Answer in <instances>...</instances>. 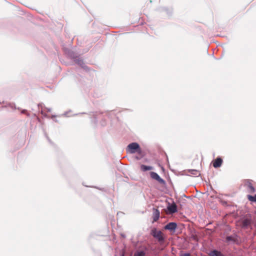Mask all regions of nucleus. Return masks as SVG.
<instances>
[{"label":"nucleus","mask_w":256,"mask_h":256,"mask_svg":"<svg viewBox=\"0 0 256 256\" xmlns=\"http://www.w3.org/2000/svg\"><path fill=\"white\" fill-rule=\"evenodd\" d=\"M252 218L250 214H246L240 221V224L244 228H250Z\"/></svg>","instance_id":"nucleus-1"},{"label":"nucleus","mask_w":256,"mask_h":256,"mask_svg":"<svg viewBox=\"0 0 256 256\" xmlns=\"http://www.w3.org/2000/svg\"><path fill=\"white\" fill-rule=\"evenodd\" d=\"M244 185L246 186L248 192L250 193H254L256 192L250 180H246Z\"/></svg>","instance_id":"nucleus-5"},{"label":"nucleus","mask_w":256,"mask_h":256,"mask_svg":"<svg viewBox=\"0 0 256 256\" xmlns=\"http://www.w3.org/2000/svg\"><path fill=\"white\" fill-rule=\"evenodd\" d=\"M177 226V224L175 222H170L167 224L165 226L164 228L166 230H174Z\"/></svg>","instance_id":"nucleus-8"},{"label":"nucleus","mask_w":256,"mask_h":256,"mask_svg":"<svg viewBox=\"0 0 256 256\" xmlns=\"http://www.w3.org/2000/svg\"><path fill=\"white\" fill-rule=\"evenodd\" d=\"M181 256H190V254L189 253H184L182 254Z\"/></svg>","instance_id":"nucleus-16"},{"label":"nucleus","mask_w":256,"mask_h":256,"mask_svg":"<svg viewBox=\"0 0 256 256\" xmlns=\"http://www.w3.org/2000/svg\"><path fill=\"white\" fill-rule=\"evenodd\" d=\"M150 176L151 178L154 180H157L160 184H164L165 181L158 174L155 172H150Z\"/></svg>","instance_id":"nucleus-4"},{"label":"nucleus","mask_w":256,"mask_h":256,"mask_svg":"<svg viewBox=\"0 0 256 256\" xmlns=\"http://www.w3.org/2000/svg\"><path fill=\"white\" fill-rule=\"evenodd\" d=\"M170 214H174L177 212V206L175 203L169 204L167 208Z\"/></svg>","instance_id":"nucleus-7"},{"label":"nucleus","mask_w":256,"mask_h":256,"mask_svg":"<svg viewBox=\"0 0 256 256\" xmlns=\"http://www.w3.org/2000/svg\"><path fill=\"white\" fill-rule=\"evenodd\" d=\"M190 172L192 174H196V175H197V174H199V172L196 170H190Z\"/></svg>","instance_id":"nucleus-15"},{"label":"nucleus","mask_w":256,"mask_h":256,"mask_svg":"<svg viewBox=\"0 0 256 256\" xmlns=\"http://www.w3.org/2000/svg\"><path fill=\"white\" fill-rule=\"evenodd\" d=\"M151 234L154 238H156L158 242H161L164 241V238L161 231L158 230L156 228H154L152 230Z\"/></svg>","instance_id":"nucleus-3"},{"label":"nucleus","mask_w":256,"mask_h":256,"mask_svg":"<svg viewBox=\"0 0 256 256\" xmlns=\"http://www.w3.org/2000/svg\"><path fill=\"white\" fill-rule=\"evenodd\" d=\"M216 252H219L218 251H217L216 250H214L212 251L210 254V256H218V254H217Z\"/></svg>","instance_id":"nucleus-14"},{"label":"nucleus","mask_w":256,"mask_h":256,"mask_svg":"<svg viewBox=\"0 0 256 256\" xmlns=\"http://www.w3.org/2000/svg\"><path fill=\"white\" fill-rule=\"evenodd\" d=\"M140 168L142 170L145 172L147 170H152L153 168L151 166H147L144 164H142L140 166Z\"/></svg>","instance_id":"nucleus-10"},{"label":"nucleus","mask_w":256,"mask_h":256,"mask_svg":"<svg viewBox=\"0 0 256 256\" xmlns=\"http://www.w3.org/2000/svg\"><path fill=\"white\" fill-rule=\"evenodd\" d=\"M216 252L218 254V256H224V255L222 254L220 252Z\"/></svg>","instance_id":"nucleus-17"},{"label":"nucleus","mask_w":256,"mask_h":256,"mask_svg":"<svg viewBox=\"0 0 256 256\" xmlns=\"http://www.w3.org/2000/svg\"><path fill=\"white\" fill-rule=\"evenodd\" d=\"M154 213H153V222H156L160 216V212L159 210L156 208L153 209Z\"/></svg>","instance_id":"nucleus-9"},{"label":"nucleus","mask_w":256,"mask_h":256,"mask_svg":"<svg viewBox=\"0 0 256 256\" xmlns=\"http://www.w3.org/2000/svg\"><path fill=\"white\" fill-rule=\"evenodd\" d=\"M222 163V160L220 158H217L212 162V166L215 168L220 167Z\"/></svg>","instance_id":"nucleus-6"},{"label":"nucleus","mask_w":256,"mask_h":256,"mask_svg":"<svg viewBox=\"0 0 256 256\" xmlns=\"http://www.w3.org/2000/svg\"><path fill=\"white\" fill-rule=\"evenodd\" d=\"M247 198L250 202H256V194L254 196L251 195H248Z\"/></svg>","instance_id":"nucleus-11"},{"label":"nucleus","mask_w":256,"mask_h":256,"mask_svg":"<svg viewBox=\"0 0 256 256\" xmlns=\"http://www.w3.org/2000/svg\"><path fill=\"white\" fill-rule=\"evenodd\" d=\"M128 149L129 152L130 154H134L136 152H140V151L139 144L136 142H132L129 144L128 146Z\"/></svg>","instance_id":"nucleus-2"},{"label":"nucleus","mask_w":256,"mask_h":256,"mask_svg":"<svg viewBox=\"0 0 256 256\" xmlns=\"http://www.w3.org/2000/svg\"><path fill=\"white\" fill-rule=\"evenodd\" d=\"M146 253L144 251L137 252L134 254V256H145Z\"/></svg>","instance_id":"nucleus-12"},{"label":"nucleus","mask_w":256,"mask_h":256,"mask_svg":"<svg viewBox=\"0 0 256 256\" xmlns=\"http://www.w3.org/2000/svg\"><path fill=\"white\" fill-rule=\"evenodd\" d=\"M226 242H230V241L234 242L235 238L232 236H228L226 238Z\"/></svg>","instance_id":"nucleus-13"}]
</instances>
